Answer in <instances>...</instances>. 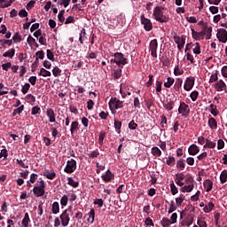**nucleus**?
<instances>
[{
	"label": "nucleus",
	"instance_id": "f257e3e1",
	"mask_svg": "<svg viewBox=\"0 0 227 227\" xmlns=\"http://www.w3.org/2000/svg\"><path fill=\"white\" fill-rule=\"evenodd\" d=\"M113 56L114 58L110 60V63H115L119 68H123L129 63V59L121 52H115Z\"/></svg>",
	"mask_w": 227,
	"mask_h": 227
},
{
	"label": "nucleus",
	"instance_id": "f03ea898",
	"mask_svg": "<svg viewBox=\"0 0 227 227\" xmlns=\"http://www.w3.org/2000/svg\"><path fill=\"white\" fill-rule=\"evenodd\" d=\"M163 10H166L164 7L157 6L153 10V16L155 17V20L160 23L168 22L169 18L164 15Z\"/></svg>",
	"mask_w": 227,
	"mask_h": 227
},
{
	"label": "nucleus",
	"instance_id": "7ed1b4c3",
	"mask_svg": "<svg viewBox=\"0 0 227 227\" xmlns=\"http://www.w3.org/2000/svg\"><path fill=\"white\" fill-rule=\"evenodd\" d=\"M45 187H46L45 181L41 180L40 185L35 186L33 188L34 196H35V198H40L43 196V194H45Z\"/></svg>",
	"mask_w": 227,
	"mask_h": 227
},
{
	"label": "nucleus",
	"instance_id": "20e7f679",
	"mask_svg": "<svg viewBox=\"0 0 227 227\" xmlns=\"http://www.w3.org/2000/svg\"><path fill=\"white\" fill-rule=\"evenodd\" d=\"M140 22H141V25L144 26V29L145 31L149 32V31H152V29H153V24L152 23V20L145 17V14H142L140 16Z\"/></svg>",
	"mask_w": 227,
	"mask_h": 227
},
{
	"label": "nucleus",
	"instance_id": "39448f33",
	"mask_svg": "<svg viewBox=\"0 0 227 227\" xmlns=\"http://www.w3.org/2000/svg\"><path fill=\"white\" fill-rule=\"evenodd\" d=\"M75 169H77V161H75L74 159L67 160V166L64 168L65 173H74Z\"/></svg>",
	"mask_w": 227,
	"mask_h": 227
},
{
	"label": "nucleus",
	"instance_id": "423d86ee",
	"mask_svg": "<svg viewBox=\"0 0 227 227\" xmlns=\"http://www.w3.org/2000/svg\"><path fill=\"white\" fill-rule=\"evenodd\" d=\"M179 114L187 118L189 116V113H191V109L189 108V105L185 104V102H181L178 108Z\"/></svg>",
	"mask_w": 227,
	"mask_h": 227
},
{
	"label": "nucleus",
	"instance_id": "0eeeda50",
	"mask_svg": "<svg viewBox=\"0 0 227 227\" xmlns=\"http://www.w3.org/2000/svg\"><path fill=\"white\" fill-rule=\"evenodd\" d=\"M108 106H109L110 109L112 107H114L115 109H121L123 107V101H121L117 98H111V99L108 103Z\"/></svg>",
	"mask_w": 227,
	"mask_h": 227
},
{
	"label": "nucleus",
	"instance_id": "6e6552de",
	"mask_svg": "<svg viewBox=\"0 0 227 227\" xmlns=\"http://www.w3.org/2000/svg\"><path fill=\"white\" fill-rule=\"evenodd\" d=\"M159 47V43L157 39H153L149 43V51H151V56L153 58H157V49Z\"/></svg>",
	"mask_w": 227,
	"mask_h": 227
},
{
	"label": "nucleus",
	"instance_id": "1a4fd4ad",
	"mask_svg": "<svg viewBox=\"0 0 227 227\" xmlns=\"http://www.w3.org/2000/svg\"><path fill=\"white\" fill-rule=\"evenodd\" d=\"M216 38L219 40V42H222V43H226L227 42V31L224 28H219L217 30Z\"/></svg>",
	"mask_w": 227,
	"mask_h": 227
},
{
	"label": "nucleus",
	"instance_id": "9d476101",
	"mask_svg": "<svg viewBox=\"0 0 227 227\" xmlns=\"http://www.w3.org/2000/svg\"><path fill=\"white\" fill-rule=\"evenodd\" d=\"M70 215H70L67 211H63V213L60 215V221H61L62 226L64 227L68 226L70 223Z\"/></svg>",
	"mask_w": 227,
	"mask_h": 227
},
{
	"label": "nucleus",
	"instance_id": "9b49d317",
	"mask_svg": "<svg viewBox=\"0 0 227 227\" xmlns=\"http://www.w3.org/2000/svg\"><path fill=\"white\" fill-rule=\"evenodd\" d=\"M205 35H207V31L205 29L200 32H197L194 28H192V36L194 40H203L205 38Z\"/></svg>",
	"mask_w": 227,
	"mask_h": 227
},
{
	"label": "nucleus",
	"instance_id": "f8f14e48",
	"mask_svg": "<svg viewBox=\"0 0 227 227\" xmlns=\"http://www.w3.org/2000/svg\"><path fill=\"white\" fill-rule=\"evenodd\" d=\"M192 88H194V77H187L184 82V90L191 91Z\"/></svg>",
	"mask_w": 227,
	"mask_h": 227
},
{
	"label": "nucleus",
	"instance_id": "ddd939ff",
	"mask_svg": "<svg viewBox=\"0 0 227 227\" xmlns=\"http://www.w3.org/2000/svg\"><path fill=\"white\" fill-rule=\"evenodd\" d=\"M174 42L177 44V49L182 51L185 45V39L184 37H180L178 35L174 36Z\"/></svg>",
	"mask_w": 227,
	"mask_h": 227
},
{
	"label": "nucleus",
	"instance_id": "4468645a",
	"mask_svg": "<svg viewBox=\"0 0 227 227\" xmlns=\"http://www.w3.org/2000/svg\"><path fill=\"white\" fill-rule=\"evenodd\" d=\"M215 90L216 91H226V83L224 81L220 80L215 83Z\"/></svg>",
	"mask_w": 227,
	"mask_h": 227
},
{
	"label": "nucleus",
	"instance_id": "2eb2a0df",
	"mask_svg": "<svg viewBox=\"0 0 227 227\" xmlns=\"http://www.w3.org/2000/svg\"><path fill=\"white\" fill-rule=\"evenodd\" d=\"M46 115L49 118L50 123H55L56 121V114L52 108H49L46 111Z\"/></svg>",
	"mask_w": 227,
	"mask_h": 227
},
{
	"label": "nucleus",
	"instance_id": "dca6fc26",
	"mask_svg": "<svg viewBox=\"0 0 227 227\" xmlns=\"http://www.w3.org/2000/svg\"><path fill=\"white\" fill-rule=\"evenodd\" d=\"M189 155H198L200 153V147L198 145L192 144L188 148Z\"/></svg>",
	"mask_w": 227,
	"mask_h": 227
},
{
	"label": "nucleus",
	"instance_id": "f3484780",
	"mask_svg": "<svg viewBox=\"0 0 227 227\" xmlns=\"http://www.w3.org/2000/svg\"><path fill=\"white\" fill-rule=\"evenodd\" d=\"M101 178L104 180V182H111L113 178H114V175H113V172H111L109 169L106 172V174H103Z\"/></svg>",
	"mask_w": 227,
	"mask_h": 227
},
{
	"label": "nucleus",
	"instance_id": "a211bd4d",
	"mask_svg": "<svg viewBox=\"0 0 227 227\" xmlns=\"http://www.w3.org/2000/svg\"><path fill=\"white\" fill-rule=\"evenodd\" d=\"M204 188L206 189V192H210L214 187V183L210 179H207L203 183Z\"/></svg>",
	"mask_w": 227,
	"mask_h": 227
},
{
	"label": "nucleus",
	"instance_id": "6ab92c4d",
	"mask_svg": "<svg viewBox=\"0 0 227 227\" xmlns=\"http://www.w3.org/2000/svg\"><path fill=\"white\" fill-rule=\"evenodd\" d=\"M207 125L211 130H215L217 129V121L215 118L211 117L208 119Z\"/></svg>",
	"mask_w": 227,
	"mask_h": 227
},
{
	"label": "nucleus",
	"instance_id": "aec40b11",
	"mask_svg": "<svg viewBox=\"0 0 227 227\" xmlns=\"http://www.w3.org/2000/svg\"><path fill=\"white\" fill-rule=\"evenodd\" d=\"M29 223H31V219L29 218V213H25L24 218L21 221V224L24 227H29Z\"/></svg>",
	"mask_w": 227,
	"mask_h": 227
},
{
	"label": "nucleus",
	"instance_id": "412c9836",
	"mask_svg": "<svg viewBox=\"0 0 227 227\" xmlns=\"http://www.w3.org/2000/svg\"><path fill=\"white\" fill-rule=\"evenodd\" d=\"M194 189V184H186L183 186L180 191L181 192H192V190Z\"/></svg>",
	"mask_w": 227,
	"mask_h": 227
},
{
	"label": "nucleus",
	"instance_id": "4be33fe9",
	"mask_svg": "<svg viewBox=\"0 0 227 227\" xmlns=\"http://www.w3.org/2000/svg\"><path fill=\"white\" fill-rule=\"evenodd\" d=\"M151 153L153 155V157H160L162 155V151H160L159 147L154 146L151 149Z\"/></svg>",
	"mask_w": 227,
	"mask_h": 227
},
{
	"label": "nucleus",
	"instance_id": "5701e85b",
	"mask_svg": "<svg viewBox=\"0 0 227 227\" xmlns=\"http://www.w3.org/2000/svg\"><path fill=\"white\" fill-rule=\"evenodd\" d=\"M114 127L115 131L117 132V134H121V121L115 119L114 122Z\"/></svg>",
	"mask_w": 227,
	"mask_h": 227
},
{
	"label": "nucleus",
	"instance_id": "b1692460",
	"mask_svg": "<svg viewBox=\"0 0 227 227\" xmlns=\"http://www.w3.org/2000/svg\"><path fill=\"white\" fill-rule=\"evenodd\" d=\"M38 75H41L42 77H51V75H52V74L51 73V71H48L45 68L42 67L40 69Z\"/></svg>",
	"mask_w": 227,
	"mask_h": 227
},
{
	"label": "nucleus",
	"instance_id": "393cba45",
	"mask_svg": "<svg viewBox=\"0 0 227 227\" xmlns=\"http://www.w3.org/2000/svg\"><path fill=\"white\" fill-rule=\"evenodd\" d=\"M27 42L28 45H34V47L38 49L39 47L38 43H36V40L33 36L29 35L27 39Z\"/></svg>",
	"mask_w": 227,
	"mask_h": 227
},
{
	"label": "nucleus",
	"instance_id": "a878e982",
	"mask_svg": "<svg viewBox=\"0 0 227 227\" xmlns=\"http://www.w3.org/2000/svg\"><path fill=\"white\" fill-rule=\"evenodd\" d=\"M86 29L82 28L80 33L79 42L82 45H84V41L86 40Z\"/></svg>",
	"mask_w": 227,
	"mask_h": 227
},
{
	"label": "nucleus",
	"instance_id": "bb28decb",
	"mask_svg": "<svg viewBox=\"0 0 227 227\" xmlns=\"http://www.w3.org/2000/svg\"><path fill=\"white\" fill-rule=\"evenodd\" d=\"M51 212L52 214H59V202L55 201L53 202L52 206H51Z\"/></svg>",
	"mask_w": 227,
	"mask_h": 227
},
{
	"label": "nucleus",
	"instance_id": "cd10ccee",
	"mask_svg": "<svg viewBox=\"0 0 227 227\" xmlns=\"http://www.w3.org/2000/svg\"><path fill=\"white\" fill-rule=\"evenodd\" d=\"M214 207H215L212 202H208L203 208V211L206 214H208L209 212H212L214 210Z\"/></svg>",
	"mask_w": 227,
	"mask_h": 227
},
{
	"label": "nucleus",
	"instance_id": "c85d7f7f",
	"mask_svg": "<svg viewBox=\"0 0 227 227\" xmlns=\"http://www.w3.org/2000/svg\"><path fill=\"white\" fill-rule=\"evenodd\" d=\"M13 56H15V49L12 48L9 51H7L5 53L3 54L4 58H13Z\"/></svg>",
	"mask_w": 227,
	"mask_h": 227
},
{
	"label": "nucleus",
	"instance_id": "c756f323",
	"mask_svg": "<svg viewBox=\"0 0 227 227\" xmlns=\"http://www.w3.org/2000/svg\"><path fill=\"white\" fill-rule=\"evenodd\" d=\"M182 84H184V81L181 78H177L174 85V90H176V91H178V90L182 88Z\"/></svg>",
	"mask_w": 227,
	"mask_h": 227
},
{
	"label": "nucleus",
	"instance_id": "7c9ffc66",
	"mask_svg": "<svg viewBox=\"0 0 227 227\" xmlns=\"http://www.w3.org/2000/svg\"><path fill=\"white\" fill-rule=\"evenodd\" d=\"M43 176H46L48 180H54V178H56V172L46 171L43 173Z\"/></svg>",
	"mask_w": 227,
	"mask_h": 227
},
{
	"label": "nucleus",
	"instance_id": "2f4dec72",
	"mask_svg": "<svg viewBox=\"0 0 227 227\" xmlns=\"http://www.w3.org/2000/svg\"><path fill=\"white\" fill-rule=\"evenodd\" d=\"M89 223L90 222L91 224H93V223H95V209L91 208L90 211L89 212V219H88Z\"/></svg>",
	"mask_w": 227,
	"mask_h": 227
},
{
	"label": "nucleus",
	"instance_id": "473e14b6",
	"mask_svg": "<svg viewBox=\"0 0 227 227\" xmlns=\"http://www.w3.org/2000/svg\"><path fill=\"white\" fill-rule=\"evenodd\" d=\"M173 84H175V79L168 77L167 79V82H164V87L165 88H171V86H173Z\"/></svg>",
	"mask_w": 227,
	"mask_h": 227
},
{
	"label": "nucleus",
	"instance_id": "72a5a7b5",
	"mask_svg": "<svg viewBox=\"0 0 227 227\" xmlns=\"http://www.w3.org/2000/svg\"><path fill=\"white\" fill-rule=\"evenodd\" d=\"M220 182L221 184H226L227 182V170L222 171L220 175Z\"/></svg>",
	"mask_w": 227,
	"mask_h": 227
},
{
	"label": "nucleus",
	"instance_id": "f704fd0d",
	"mask_svg": "<svg viewBox=\"0 0 227 227\" xmlns=\"http://www.w3.org/2000/svg\"><path fill=\"white\" fill-rule=\"evenodd\" d=\"M77 129H79V121H74L71 123V129H70L71 134H74V132H75Z\"/></svg>",
	"mask_w": 227,
	"mask_h": 227
},
{
	"label": "nucleus",
	"instance_id": "c9c22d12",
	"mask_svg": "<svg viewBox=\"0 0 227 227\" xmlns=\"http://www.w3.org/2000/svg\"><path fill=\"white\" fill-rule=\"evenodd\" d=\"M175 106L174 101H167V103L164 105V107L167 111H173V106Z\"/></svg>",
	"mask_w": 227,
	"mask_h": 227
},
{
	"label": "nucleus",
	"instance_id": "e433bc0d",
	"mask_svg": "<svg viewBox=\"0 0 227 227\" xmlns=\"http://www.w3.org/2000/svg\"><path fill=\"white\" fill-rule=\"evenodd\" d=\"M210 113L211 114H213V116H217V114H219V111H217V106L211 104L210 105Z\"/></svg>",
	"mask_w": 227,
	"mask_h": 227
},
{
	"label": "nucleus",
	"instance_id": "4c0bfd02",
	"mask_svg": "<svg viewBox=\"0 0 227 227\" xmlns=\"http://www.w3.org/2000/svg\"><path fill=\"white\" fill-rule=\"evenodd\" d=\"M67 184L68 185H71V187L77 188L79 187V182H75L72 177L67 178Z\"/></svg>",
	"mask_w": 227,
	"mask_h": 227
},
{
	"label": "nucleus",
	"instance_id": "58836bf2",
	"mask_svg": "<svg viewBox=\"0 0 227 227\" xmlns=\"http://www.w3.org/2000/svg\"><path fill=\"white\" fill-rule=\"evenodd\" d=\"M205 31H206V40H210V38H212V27H209L207 28V27H205Z\"/></svg>",
	"mask_w": 227,
	"mask_h": 227
},
{
	"label": "nucleus",
	"instance_id": "ea45409f",
	"mask_svg": "<svg viewBox=\"0 0 227 227\" xmlns=\"http://www.w3.org/2000/svg\"><path fill=\"white\" fill-rule=\"evenodd\" d=\"M193 221H194V218L192 216H191V215H189L186 217L184 223H182V225L184 226V224H185L186 226H190L191 224H192Z\"/></svg>",
	"mask_w": 227,
	"mask_h": 227
},
{
	"label": "nucleus",
	"instance_id": "a19ab883",
	"mask_svg": "<svg viewBox=\"0 0 227 227\" xmlns=\"http://www.w3.org/2000/svg\"><path fill=\"white\" fill-rule=\"evenodd\" d=\"M171 224H173V223H171V220H169V218L164 217V218L161 220V225H162V227H169Z\"/></svg>",
	"mask_w": 227,
	"mask_h": 227
},
{
	"label": "nucleus",
	"instance_id": "79ce46f5",
	"mask_svg": "<svg viewBox=\"0 0 227 227\" xmlns=\"http://www.w3.org/2000/svg\"><path fill=\"white\" fill-rule=\"evenodd\" d=\"M60 205L62 207H67L68 205V196L67 195H63L60 199Z\"/></svg>",
	"mask_w": 227,
	"mask_h": 227
},
{
	"label": "nucleus",
	"instance_id": "37998d69",
	"mask_svg": "<svg viewBox=\"0 0 227 227\" xmlns=\"http://www.w3.org/2000/svg\"><path fill=\"white\" fill-rule=\"evenodd\" d=\"M24 111V105H21L20 107L13 110L12 116H17V114H20Z\"/></svg>",
	"mask_w": 227,
	"mask_h": 227
},
{
	"label": "nucleus",
	"instance_id": "c03bdc74",
	"mask_svg": "<svg viewBox=\"0 0 227 227\" xmlns=\"http://www.w3.org/2000/svg\"><path fill=\"white\" fill-rule=\"evenodd\" d=\"M104 139H106V132L101 131L99 133V137H98V144L100 146H102V145H104Z\"/></svg>",
	"mask_w": 227,
	"mask_h": 227
},
{
	"label": "nucleus",
	"instance_id": "a18cd8bd",
	"mask_svg": "<svg viewBox=\"0 0 227 227\" xmlns=\"http://www.w3.org/2000/svg\"><path fill=\"white\" fill-rule=\"evenodd\" d=\"M98 155H100V153L98 152V150L96 151H92L88 154V157L90 159H97V157H98Z\"/></svg>",
	"mask_w": 227,
	"mask_h": 227
},
{
	"label": "nucleus",
	"instance_id": "49530a36",
	"mask_svg": "<svg viewBox=\"0 0 227 227\" xmlns=\"http://www.w3.org/2000/svg\"><path fill=\"white\" fill-rule=\"evenodd\" d=\"M40 113H42V109L40 108V106H35L32 108L31 114H33L34 116L36 114H40Z\"/></svg>",
	"mask_w": 227,
	"mask_h": 227
},
{
	"label": "nucleus",
	"instance_id": "de8ad7c7",
	"mask_svg": "<svg viewBox=\"0 0 227 227\" xmlns=\"http://www.w3.org/2000/svg\"><path fill=\"white\" fill-rule=\"evenodd\" d=\"M121 68L122 67H120L119 69L114 71V79H120V77H121Z\"/></svg>",
	"mask_w": 227,
	"mask_h": 227
},
{
	"label": "nucleus",
	"instance_id": "09e8293b",
	"mask_svg": "<svg viewBox=\"0 0 227 227\" xmlns=\"http://www.w3.org/2000/svg\"><path fill=\"white\" fill-rule=\"evenodd\" d=\"M38 65H40V60L38 59V58H35V62L31 66L32 72H36V69L38 68Z\"/></svg>",
	"mask_w": 227,
	"mask_h": 227
},
{
	"label": "nucleus",
	"instance_id": "8fccbe9b",
	"mask_svg": "<svg viewBox=\"0 0 227 227\" xmlns=\"http://www.w3.org/2000/svg\"><path fill=\"white\" fill-rule=\"evenodd\" d=\"M199 95H200V92H198V90H194L190 94V97L192 102H196V100H198Z\"/></svg>",
	"mask_w": 227,
	"mask_h": 227
},
{
	"label": "nucleus",
	"instance_id": "3c124183",
	"mask_svg": "<svg viewBox=\"0 0 227 227\" xmlns=\"http://www.w3.org/2000/svg\"><path fill=\"white\" fill-rule=\"evenodd\" d=\"M170 191L173 196H175V194H178V188H176V185H175V183L173 182L170 184Z\"/></svg>",
	"mask_w": 227,
	"mask_h": 227
},
{
	"label": "nucleus",
	"instance_id": "603ef678",
	"mask_svg": "<svg viewBox=\"0 0 227 227\" xmlns=\"http://www.w3.org/2000/svg\"><path fill=\"white\" fill-rule=\"evenodd\" d=\"M215 145V142H212L208 139H206V145H204V148H214Z\"/></svg>",
	"mask_w": 227,
	"mask_h": 227
},
{
	"label": "nucleus",
	"instance_id": "864d4df0",
	"mask_svg": "<svg viewBox=\"0 0 227 227\" xmlns=\"http://www.w3.org/2000/svg\"><path fill=\"white\" fill-rule=\"evenodd\" d=\"M160 118V125L162 129H164V127H168V118L166 117V115H161Z\"/></svg>",
	"mask_w": 227,
	"mask_h": 227
},
{
	"label": "nucleus",
	"instance_id": "5fc2aeb1",
	"mask_svg": "<svg viewBox=\"0 0 227 227\" xmlns=\"http://www.w3.org/2000/svg\"><path fill=\"white\" fill-rule=\"evenodd\" d=\"M52 74L54 75V77H59V75H61V69H59V67H55L52 69Z\"/></svg>",
	"mask_w": 227,
	"mask_h": 227
},
{
	"label": "nucleus",
	"instance_id": "6e6d98bb",
	"mask_svg": "<svg viewBox=\"0 0 227 227\" xmlns=\"http://www.w3.org/2000/svg\"><path fill=\"white\" fill-rule=\"evenodd\" d=\"M194 182V179H192V176H191L190 174L186 175L184 177V184H191Z\"/></svg>",
	"mask_w": 227,
	"mask_h": 227
},
{
	"label": "nucleus",
	"instance_id": "4d7b16f0",
	"mask_svg": "<svg viewBox=\"0 0 227 227\" xmlns=\"http://www.w3.org/2000/svg\"><path fill=\"white\" fill-rule=\"evenodd\" d=\"M175 162H176V160H175V157H173V156H168V160L166 161L168 166H175Z\"/></svg>",
	"mask_w": 227,
	"mask_h": 227
},
{
	"label": "nucleus",
	"instance_id": "13d9d810",
	"mask_svg": "<svg viewBox=\"0 0 227 227\" xmlns=\"http://www.w3.org/2000/svg\"><path fill=\"white\" fill-rule=\"evenodd\" d=\"M29 88H31V85L29 83H25V85L22 86L21 92L23 95H26L27 91H29Z\"/></svg>",
	"mask_w": 227,
	"mask_h": 227
},
{
	"label": "nucleus",
	"instance_id": "bf43d9fd",
	"mask_svg": "<svg viewBox=\"0 0 227 227\" xmlns=\"http://www.w3.org/2000/svg\"><path fill=\"white\" fill-rule=\"evenodd\" d=\"M129 129H130V130H136L137 129V123H136V121H134V120H132L129 124H128Z\"/></svg>",
	"mask_w": 227,
	"mask_h": 227
},
{
	"label": "nucleus",
	"instance_id": "052dcab7",
	"mask_svg": "<svg viewBox=\"0 0 227 227\" xmlns=\"http://www.w3.org/2000/svg\"><path fill=\"white\" fill-rule=\"evenodd\" d=\"M194 54H201V46H200V43H195V48L193 49Z\"/></svg>",
	"mask_w": 227,
	"mask_h": 227
},
{
	"label": "nucleus",
	"instance_id": "680f3d73",
	"mask_svg": "<svg viewBox=\"0 0 227 227\" xmlns=\"http://www.w3.org/2000/svg\"><path fill=\"white\" fill-rule=\"evenodd\" d=\"M175 75H184V70L180 69V67H176L174 69Z\"/></svg>",
	"mask_w": 227,
	"mask_h": 227
},
{
	"label": "nucleus",
	"instance_id": "e2e57ef3",
	"mask_svg": "<svg viewBox=\"0 0 227 227\" xmlns=\"http://www.w3.org/2000/svg\"><path fill=\"white\" fill-rule=\"evenodd\" d=\"M176 167L182 170L185 169V162L184 161V160H177Z\"/></svg>",
	"mask_w": 227,
	"mask_h": 227
},
{
	"label": "nucleus",
	"instance_id": "0e129e2a",
	"mask_svg": "<svg viewBox=\"0 0 227 227\" xmlns=\"http://www.w3.org/2000/svg\"><path fill=\"white\" fill-rule=\"evenodd\" d=\"M12 40L14 41V42H22V37L20 36V35L19 34V32H16L15 34H14V35L12 36Z\"/></svg>",
	"mask_w": 227,
	"mask_h": 227
},
{
	"label": "nucleus",
	"instance_id": "69168bd1",
	"mask_svg": "<svg viewBox=\"0 0 227 227\" xmlns=\"http://www.w3.org/2000/svg\"><path fill=\"white\" fill-rule=\"evenodd\" d=\"M94 205H98L99 208H102V207H104V200L102 199L94 200Z\"/></svg>",
	"mask_w": 227,
	"mask_h": 227
},
{
	"label": "nucleus",
	"instance_id": "338daca9",
	"mask_svg": "<svg viewBox=\"0 0 227 227\" xmlns=\"http://www.w3.org/2000/svg\"><path fill=\"white\" fill-rule=\"evenodd\" d=\"M47 58L50 61H54V53L51 50L46 51Z\"/></svg>",
	"mask_w": 227,
	"mask_h": 227
},
{
	"label": "nucleus",
	"instance_id": "774afa93",
	"mask_svg": "<svg viewBox=\"0 0 227 227\" xmlns=\"http://www.w3.org/2000/svg\"><path fill=\"white\" fill-rule=\"evenodd\" d=\"M6 159L8 157V150L6 148L2 149L0 153V159Z\"/></svg>",
	"mask_w": 227,
	"mask_h": 227
}]
</instances>
